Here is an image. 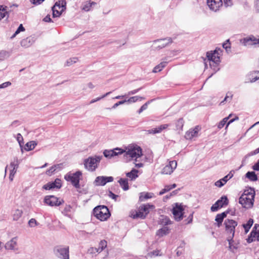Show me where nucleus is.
Segmentation results:
<instances>
[{
  "label": "nucleus",
  "mask_w": 259,
  "mask_h": 259,
  "mask_svg": "<svg viewBox=\"0 0 259 259\" xmlns=\"http://www.w3.org/2000/svg\"><path fill=\"white\" fill-rule=\"evenodd\" d=\"M155 208L153 205L150 204H142L141 205L138 211H131L130 216L134 219H144L147 214L149 213L150 209H153Z\"/></svg>",
  "instance_id": "obj_1"
},
{
  "label": "nucleus",
  "mask_w": 259,
  "mask_h": 259,
  "mask_svg": "<svg viewBox=\"0 0 259 259\" xmlns=\"http://www.w3.org/2000/svg\"><path fill=\"white\" fill-rule=\"evenodd\" d=\"M124 153V157H130L132 159L137 160L142 155V148L135 144H130L125 147Z\"/></svg>",
  "instance_id": "obj_2"
},
{
  "label": "nucleus",
  "mask_w": 259,
  "mask_h": 259,
  "mask_svg": "<svg viewBox=\"0 0 259 259\" xmlns=\"http://www.w3.org/2000/svg\"><path fill=\"white\" fill-rule=\"evenodd\" d=\"M93 213L95 217L101 221H106L110 215L108 208L104 205H99L95 207Z\"/></svg>",
  "instance_id": "obj_3"
},
{
  "label": "nucleus",
  "mask_w": 259,
  "mask_h": 259,
  "mask_svg": "<svg viewBox=\"0 0 259 259\" xmlns=\"http://www.w3.org/2000/svg\"><path fill=\"white\" fill-rule=\"evenodd\" d=\"M81 176V171L78 170L74 173L68 172L65 175L64 179L66 181L70 182L75 188L79 189L80 188L79 181Z\"/></svg>",
  "instance_id": "obj_4"
},
{
  "label": "nucleus",
  "mask_w": 259,
  "mask_h": 259,
  "mask_svg": "<svg viewBox=\"0 0 259 259\" xmlns=\"http://www.w3.org/2000/svg\"><path fill=\"white\" fill-rule=\"evenodd\" d=\"M237 222L232 219H226L225 221L224 225L225 226L226 230L228 233H230L231 236H229L227 240L229 242L230 247L231 249V241H233V238L234 236L235 229L237 226Z\"/></svg>",
  "instance_id": "obj_5"
},
{
  "label": "nucleus",
  "mask_w": 259,
  "mask_h": 259,
  "mask_svg": "<svg viewBox=\"0 0 259 259\" xmlns=\"http://www.w3.org/2000/svg\"><path fill=\"white\" fill-rule=\"evenodd\" d=\"M102 158V156H96L95 157H90L85 159L84 161V167L90 171H94L98 167V164Z\"/></svg>",
  "instance_id": "obj_6"
},
{
  "label": "nucleus",
  "mask_w": 259,
  "mask_h": 259,
  "mask_svg": "<svg viewBox=\"0 0 259 259\" xmlns=\"http://www.w3.org/2000/svg\"><path fill=\"white\" fill-rule=\"evenodd\" d=\"M54 253L60 258L69 259L68 246H57L54 248Z\"/></svg>",
  "instance_id": "obj_7"
},
{
  "label": "nucleus",
  "mask_w": 259,
  "mask_h": 259,
  "mask_svg": "<svg viewBox=\"0 0 259 259\" xmlns=\"http://www.w3.org/2000/svg\"><path fill=\"white\" fill-rule=\"evenodd\" d=\"M44 202L50 206H54L60 205L64 202V201L54 195H49L45 197Z\"/></svg>",
  "instance_id": "obj_8"
},
{
  "label": "nucleus",
  "mask_w": 259,
  "mask_h": 259,
  "mask_svg": "<svg viewBox=\"0 0 259 259\" xmlns=\"http://www.w3.org/2000/svg\"><path fill=\"white\" fill-rule=\"evenodd\" d=\"M228 203L229 200L227 197L226 196H223L211 206L210 208L211 210L212 211H216L219 208L223 207V206L228 205Z\"/></svg>",
  "instance_id": "obj_9"
},
{
  "label": "nucleus",
  "mask_w": 259,
  "mask_h": 259,
  "mask_svg": "<svg viewBox=\"0 0 259 259\" xmlns=\"http://www.w3.org/2000/svg\"><path fill=\"white\" fill-rule=\"evenodd\" d=\"M123 149L116 148L113 150H105L103 152L104 156L107 158H111L115 156H117L119 154H123L124 152Z\"/></svg>",
  "instance_id": "obj_10"
},
{
  "label": "nucleus",
  "mask_w": 259,
  "mask_h": 259,
  "mask_svg": "<svg viewBox=\"0 0 259 259\" xmlns=\"http://www.w3.org/2000/svg\"><path fill=\"white\" fill-rule=\"evenodd\" d=\"M113 180V178L111 176H98L96 177L94 183L96 186H104L108 182H112Z\"/></svg>",
  "instance_id": "obj_11"
},
{
  "label": "nucleus",
  "mask_w": 259,
  "mask_h": 259,
  "mask_svg": "<svg viewBox=\"0 0 259 259\" xmlns=\"http://www.w3.org/2000/svg\"><path fill=\"white\" fill-rule=\"evenodd\" d=\"M172 41V40L171 37H167L163 39L155 40L154 41V43L156 45V49L160 50L164 48L168 44H171Z\"/></svg>",
  "instance_id": "obj_12"
},
{
  "label": "nucleus",
  "mask_w": 259,
  "mask_h": 259,
  "mask_svg": "<svg viewBox=\"0 0 259 259\" xmlns=\"http://www.w3.org/2000/svg\"><path fill=\"white\" fill-rule=\"evenodd\" d=\"M239 203L242 206L247 209L251 208L253 204V201L247 198L246 193H243L239 199Z\"/></svg>",
  "instance_id": "obj_13"
},
{
  "label": "nucleus",
  "mask_w": 259,
  "mask_h": 259,
  "mask_svg": "<svg viewBox=\"0 0 259 259\" xmlns=\"http://www.w3.org/2000/svg\"><path fill=\"white\" fill-rule=\"evenodd\" d=\"M183 210L182 206L176 203V206L172 209V214L177 221H180L183 219Z\"/></svg>",
  "instance_id": "obj_14"
},
{
  "label": "nucleus",
  "mask_w": 259,
  "mask_h": 259,
  "mask_svg": "<svg viewBox=\"0 0 259 259\" xmlns=\"http://www.w3.org/2000/svg\"><path fill=\"white\" fill-rule=\"evenodd\" d=\"M177 166V162L176 160L169 161L168 164L165 165L162 170V174L164 175H170Z\"/></svg>",
  "instance_id": "obj_15"
},
{
  "label": "nucleus",
  "mask_w": 259,
  "mask_h": 259,
  "mask_svg": "<svg viewBox=\"0 0 259 259\" xmlns=\"http://www.w3.org/2000/svg\"><path fill=\"white\" fill-rule=\"evenodd\" d=\"M207 4L209 9L217 12L223 5L222 0H207Z\"/></svg>",
  "instance_id": "obj_16"
},
{
  "label": "nucleus",
  "mask_w": 259,
  "mask_h": 259,
  "mask_svg": "<svg viewBox=\"0 0 259 259\" xmlns=\"http://www.w3.org/2000/svg\"><path fill=\"white\" fill-rule=\"evenodd\" d=\"M170 126L169 124H161L160 126L152 128L151 130H145V132L148 134H156L161 133L163 130H166Z\"/></svg>",
  "instance_id": "obj_17"
},
{
  "label": "nucleus",
  "mask_w": 259,
  "mask_h": 259,
  "mask_svg": "<svg viewBox=\"0 0 259 259\" xmlns=\"http://www.w3.org/2000/svg\"><path fill=\"white\" fill-rule=\"evenodd\" d=\"M259 80V71L249 73L246 76L245 82L253 83Z\"/></svg>",
  "instance_id": "obj_18"
},
{
  "label": "nucleus",
  "mask_w": 259,
  "mask_h": 259,
  "mask_svg": "<svg viewBox=\"0 0 259 259\" xmlns=\"http://www.w3.org/2000/svg\"><path fill=\"white\" fill-rule=\"evenodd\" d=\"M218 55V52L215 50L213 52H207L206 57L208 60L210 61H212L215 64H218L220 62V57Z\"/></svg>",
  "instance_id": "obj_19"
},
{
  "label": "nucleus",
  "mask_w": 259,
  "mask_h": 259,
  "mask_svg": "<svg viewBox=\"0 0 259 259\" xmlns=\"http://www.w3.org/2000/svg\"><path fill=\"white\" fill-rule=\"evenodd\" d=\"M35 39L34 37L29 36L21 41V45L24 48H28L30 47L35 41Z\"/></svg>",
  "instance_id": "obj_20"
},
{
  "label": "nucleus",
  "mask_w": 259,
  "mask_h": 259,
  "mask_svg": "<svg viewBox=\"0 0 259 259\" xmlns=\"http://www.w3.org/2000/svg\"><path fill=\"white\" fill-rule=\"evenodd\" d=\"M53 17H59L63 11H61L60 4L56 2L55 5L52 7Z\"/></svg>",
  "instance_id": "obj_21"
},
{
  "label": "nucleus",
  "mask_w": 259,
  "mask_h": 259,
  "mask_svg": "<svg viewBox=\"0 0 259 259\" xmlns=\"http://www.w3.org/2000/svg\"><path fill=\"white\" fill-rule=\"evenodd\" d=\"M228 213L229 210H227L221 213L218 214L216 215L215 221L217 222L218 227H220L222 225L223 220L227 217Z\"/></svg>",
  "instance_id": "obj_22"
},
{
  "label": "nucleus",
  "mask_w": 259,
  "mask_h": 259,
  "mask_svg": "<svg viewBox=\"0 0 259 259\" xmlns=\"http://www.w3.org/2000/svg\"><path fill=\"white\" fill-rule=\"evenodd\" d=\"M17 239L16 237L13 238L9 241L7 242L5 244V248L6 249H15L17 246Z\"/></svg>",
  "instance_id": "obj_23"
},
{
  "label": "nucleus",
  "mask_w": 259,
  "mask_h": 259,
  "mask_svg": "<svg viewBox=\"0 0 259 259\" xmlns=\"http://www.w3.org/2000/svg\"><path fill=\"white\" fill-rule=\"evenodd\" d=\"M199 131V127L196 126L194 129L190 130L186 134L185 137L187 139H191L196 137Z\"/></svg>",
  "instance_id": "obj_24"
},
{
  "label": "nucleus",
  "mask_w": 259,
  "mask_h": 259,
  "mask_svg": "<svg viewBox=\"0 0 259 259\" xmlns=\"http://www.w3.org/2000/svg\"><path fill=\"white\" fill-rule=\"evenodd\" d=\"M96 5V3L92 2L91 1H87L83 4L82 10L86 12H88L91 9L92 7L95 6Z\"/></svg>",
  "instance_id": "obj_25"
},
{
  "label": "nucleus",
  "mask_w": 259,
  "mask_h": 259,
  "mask_svg": "<svg viewBox=\"0 0 259 259\" xmlns=\"http://www.w3.org/2000/svg\"><path fill=\"white\" fill-rule=\"evenodd\" d=\"M240 42L242 45H243L244 46H253L251 35L241 39Z\"/></svg>",
  "instance_id": "obj_26"
},
{
  "label": "nucleus",
  "mask_w": 259,
  "mask_h": 259,
  "mask_svg": "<svg viewBox=\"0 0 259 259\" xmlns=\"http://www.w3.org/2000/svg\"><path fill=\"white\" fill-rule=\"evenodd\" d=\"M138 170L137 169H136L135 168H133V169L128 172H127L126 174V177L131 179V180H135L137 178H138Z\"/></svg>",
  "instance_id": "obj_27"
},
{
  "label": "nucleus",
  "mask_w": 259,
  "mask_h": 259,
  "mask_svg": "<svg viewBox=\"0 0 259 259\" xmlns=\"http://www.w3.org/2000/svg\"><path fill=\"white\" fill-rule=\"evenodd\" d=\"M153 196V194L152 193H141L140 196L139 197V200L140 201H144L146 199L151 198Z\"/></svg>",
  "instance_id": "obj_28"
},
{
  "label": "nucleus",
  "mask_w": 259,
  "mask_h": 259,
  "mask_svg": "<svg viewBox=\"0 0 259 259\" xmlns=\"http://www.w3.org/2000/svg\"><path fill=\"white\" fill-rule=\"evenodd\" d=\"M118 183L123 190L126 191L129 189L127 179L121 178L118 181Z\"/></svg>",
  "instance_id": "obj_29"
},
{
  "label": "nucleus",
  "mask_w": 259,
  "mask_h": 259,
  "mask_svg": "<svg viewBox=\"0 0 259 259\" xmlns=\"http://www.w3.org/2000/svg\"><path fill=\"white\" fill-rule=\"evenodd\" d=\"M169 233V229L167 227H163L162 228L159 229L157 232V235L159 237H162Z\"/></svg>",
  "instance_id": "obj_30"
},
{
  "label": "nucleus",
  "mask_w": 259,
  "mask_h": 259,
  "mask_svg": "<svg viewBox=\"0 0 259 259\" xmlns=\"http://www.w3.org/2000/svg\"><path fill=\"white\" fill-rule=\"evenodd\" d=\"M36 145L37 143L36 142L34 141H30L25 144L24 149L26 151H30L33 150Z\"/></svg>",
  "instance_id": "obj_31"
},
{
  "label": "nucleus",
  "mask_w": 259,
  "mask_h": 259,
  "mask_svg": "<svg viewBox=\"0 0 259 259\" xmlns=\"http://www.w3.org/2000/svg\"><path fill=\"white\" fill-rule=\"evenodd\" d=\"M167 63V62L166 61H163L161 62L154 68L153 72L156 73L160 71L166 66Z\"/></svg>",
  "instance_id": "obj_32"
},
{
  "label": "nucleus",
  "mask_w": 259,
  "mask_h": 259,
  "mask_svg": "<svg viewBox=\"0 0 259 259\" xmlns=\"http://www.w3.org/2000/svg\"><path fill=\"white\" fill-rule=\"evenodd\" d=\"M246 177L251 181H256L257 180V177L254 171H248L246 174Z\"/></svg>",
  "instance_id": "obj_33"
},
{
  "label": "nucleus",
  "mask_w": 259,
  "mask_h": 259,
  "mask_svg": "<svg viewBox=\"0 0 259 259\" xmlns=\"http://www.w3.org/2000/svg\"><path fill=\"white\" fill-rule=\"evenodd\" d=\"M229 180H228L227 178L225 176L223 178L217 181L215 183V186L221 188L223 187Z\"/></svg>",
  "instance_id": "obj_34"
},
{
  "label": "nucleus",
  "mask_w": 259,
  "mask_h": 259,
  "mask_svg": "<svg viewBox=\"0 0 259 259\" xmlns=\"http://www.w3.org/2000/svg\"><path fill=\"white\" fill-rule=\"evenodd\" d=\"M107 246V241L105 240H101L99 242L98 247L97 248L98 249V253L101 252L104 249L106 248Z\"/></svg>",
  "instance_id": "obj_35"
},
{
  "label": "nucleus",
  "mask_w": 259,
  "mask_h": 259,
  "mask_svg": "<svg viewBox=\"0 0 259 259\" xmlns=\"http://www.w3.org/2000/svg\"><path fill=\"white\" fill-rule=\"evenodd\" d=\"M233 96V95L231 92H227L224 100L220 103V104H223L225 102H230L232 99Z\"/></svg>",
  "instance_id": "obj_36"
},
{
  "label": "nucleus",
  "mask_w": 259,
  "mask_h": 259,
  "mask_svg": "<svg viewBox=\"0 0 259 259\" xmlns=\"http://www.w3.org/2000/svg\"><path fill=\"white\" fill-rule=\"evenodd\" d=\"M253 223V220L249 219L246 224H243V227L244 228L246 233H247Z\"/></svg>",
  "instance_id": "obj_37"
},
{
  "label": "nucleus",
  "mask_w": 259,
  "mask_h": 259,
  "mask_svg": "<svg viewBox=\"0 0 259 259\" xmlns=\"http://www.w3.org/2000/svg\"><path fill=\"white\" fill-rule=\"evenodd\" d=\"M7 10V7L6 6H0V20L8 14Z\"/></svg>",
  "instance_id": "obj_38"
},
{
  "label": "nucleus",
  "mask_w": 259,
  "mask_h": 259,
  "mask_svg": "<svg viewBox=\"0 0 259 259\" xmlns=\"http://www.w3.org/2000/svg\"><path fill=\"white\" fill-rule=\"evenodd\" d=\"M243 193H246V195L247 198H249L250 200L254 201V198L255 195V192L253 190H250V191L249 190L245 191Z\"/></svg>",
  "instance_id": "obj_39"
},
{
  "label": "nucleus",
  "mask_w": 259,
  "mask_h": 259,
  "mask_svg": "<svg viewBox=\"0 0 259 259\" xmlns=\"http://www.w3.org/2000/svg\"><path fill=\"white\" fill-rule=\"evenodd\" d=\"M19 162L17 157H15L14 158V161H12L10 163V166L12 168V169H14L17 170V168L18 167Z\"/></svg>",
  "instance_id": "obj_40"
},
{
  "label": "nucleus",
  "mask_w": 259,
  "mask_h": 259,
  "mask_svg": "<svg viewBox=\"0 0 259 259\" xmlns=\"http://www.w3.org/2000/svg\"><path fill=\"white\" fill-rule=\"evenodd\" d=\"M184 120L183 118L179 119L176 122V127L177 130H182L184 125Z\"/></svg>",
  "instance_id": "obj_41"
},
{
  "label": "nucleus",
  "mask_w": 259,
  "mask_h": 259,
  "mask_svg": "<svg viewBox=\"0 0 259 259\" xmlns=\"http://www.w3.org/2000/svg\"><path fill=\"white\" fill-rule=\"evenodd\" d=\"M160 224L163 225H167L171 224V221L166 216H161V219L160 220Z\"/></svg>",
  "instance_id": "obj_42"
},
{
  "label": "nucleus",
  "mask_w": 259,
  "mask_h": 259,
  "mask_svg": "<svg viewBox=\"0 0 259 259\" xmlns=\"http://www.w3.org/2000/svg\"><path fill=\"white\" fill-rule=\"evenodd\" d=\"M144 99V98L140 96H134L130 97L128 100H126V102L135 103L138 100L141 101Z\"/></svg>",
  "instance_id": "obj_43"
},
{
  "label": "nucleus",
  "mask_w": 259,
  "mask_h": 259,
  "mask_svg": "<svg viewBox=\"0 0 259 259\" xmlns=\"http://www.w3.org/2000/svg\"><path fill=\"white\" fill-rule=\"evenodd\" d=\"M253 46L255 47H259V36H255L251 35Z\"/></svg>",
  "instance_id": "obj_44"
},
{
  "label": "nucleus",
  "mask_w": 259,
  "mask_h": 259,
  "mask_svg": "<svg viewBox=\"0 0 259 259\" xmlns=\"http://www.w3.org/2000/svg\"><path fill=\"white\" fill-rule=\"evenodd\" d=\"M72 207L70 205H66L63 211H62V213H63L65 215L69 216V213L71 212Z\"/></svg>",
  "instance_id": "obj_45"
},
{
  "label": "nucleus",
  "mask_w": 259,
  "mask_h": 259,
  "mask_svg": "<svg viewBox=\"0 0 259 259\" xmlns=\"http://www.w3.org/2000/svg\"><path fill=\"white\" fill-rule=\"evenodd\" d=\"M22 211L21 210L17 209L13 214V219L15 221L18 220L21 216Z\"/></svg>",
  "instance_id": "obj_46"
},
{
  "label": "nucleus",
  "mask_w": 259,
  "mask_h": 259,
  "mask_svg": "<svg viewBox=\"0 0 259 259\" xmlns=\"http://www.w3.org/2000/svg\"><path fill=\"white\" fill-rule=\"evenodd\" d=\"M77 60H78L77 58L76 57L70 58L66 61L65 66H69L72 65L73 63H76L77 62Z\"/></svg>",
  "instance_id": "obj_47"
},
{
  "label": "nucleus",
  "mask_w": 259,
  "mask_h": 259,
  "mask_svg": "<svg viewBox=\"0 0 259 259\" xmlns=\"http://www.w3.org/2000/svg\"><path fill=\"white\" fill-rule=\"evenodd\" d=\"M229 119V117H227L223 119L218 124V127L219 129L223 128L224 125L226 124L228 120Z\"/></svg>",
  "instance_id": "obj_48"
},
{
  "label": "nucleus",
  "mask_w": 259,
  "mask_h": 259,
  "mask_svg": "<svg viewBox=\"0 0 259 259\" xmlns=\"http://www.w3.org/2000/svg\"><path fill=\"white\" fill-rule=\"evenodd\" d=\"M43 189L45 190H51L56 188L55 184L53 182H49L47 184L44 185Z\"/></svg>",
  "instance_id": "obj_49"
},
{
  "label": "nucleus",
  "mask_w": 259,
  "mask_h": 259,
  "mask_svg": "<svg viewBox=\"0 0 259 259\" xmlns=\"http://www.w3.org/2000/svg\"><path fill=\"white\" fill-rule=\"evenodd\" d=\"M25 30L24 27L23 26V25L21 24L19 25L15 33L11 36V38L15 37L16 35L19 33L21 31H24Z\"/></svg>",
  "instance_id": "obj_50"
},
{
  "label": "nucleus",
  "mask_w": 259,
  "mask_h": 259,
  "mask_svg": "<svg viewBox=\"0 0 259 259\" xmlns=\"http://www.w3.org/2000/svg\"><path fill=\"white\" fill-rule=\"evenodd\" d=\"M255 233L254 232V230H252L251 232L250 233V236L248 237V239H247V242L248 243H250L253 242L255 240Z\"/></svg>",
  "instance_id": "obj_51"
},
{
  "label": "nucleus",
  "mask_w": 259,
  "mask_h": 259,
  "mask_svg": "<svg viewBox=\"0 0 259 259\" xmlns=\"http://www.w3.org/2000/svg\"><path fill=\"white\" fill-rule=\"evenodd\" d=\"M16 139H17V140L19 144V145H20V147L22 148V144H23V137L22 136V135L20 134L19 133V134H18L17 135ZM21 151H22V152H23V149L22 148H21Z\"/></svg>",
  "instance_id": "obj_52"
},
{
  "label": "nucleus",
  "mask_w": 259,
  "mask_h": 259,
  "mask_svg": "<svg viewBox=\"0 0 259 259\" xmlns=\"http://www.w3.org/2000/svg\"><path fill=\"white\" fill-rule=\"evenodd\" d=\"M111 93V92H108V93H106L105 94H104V95H103L102 96H101V97H98V98H97L96 99L92 100L90 101V104H93V103H95L96 102H97V101L100 100L101 99L106 97V96H107L108 95L110 94Z\"/></svg>",
  "instance_id": "obj_53"
},
{
  "label": "nucleus",
  "mask_w": 259,
  "mask_h": 259,
  "mask_svg": "<svg viewBox=\"0 0 259 259\" xmlns=\"http://www.w3.org/2000/svg\"><path fill=\"white\" fill-rule=\"evenodd\" d=\"M28 225L30 227H34L38 225V223L34 219H31L28 222Z\"/></svg>",
  "instance_id": "obj_54"
},
{
  "label": "nucleus",
  "mask_w": 259,
  "mask_h": 259,
  "mask_svg": "<svg viewBox=\"0 0 259 259\" xmlns=\"http://www.w3.org/2000/svg\"><path fill=\"white\" fill-rule=\"evenodd\" d=\"M160 250H155L153 251H151L148 253V255L150 257H152L153 256H161L162 254H160Z\"/></svg>",
  "instance_id": "obj_55"
},
{
  "label": "nucleus",
  "mask_w": 259,
  "mask_h": 259,
  "mask_svg": "<svg viewBox=\"0 0 259 259\" xmlns=\"http://www.w3.org/2000/svg\"><path fill=\"white\" fill-rule=\"evenodd\" d=\"M56 167H57V166H51L49 169H48L46 171V174L48 176H51L56 171Z\"/></svg>",
  "instance_id": "obj_56"
},
{
  "label": "nucleus",
  "mask_w": 259,
  "mask_h": 259,
  "mask_svg": "<svg viewBox=\"0 0 259 259\" xmlns=\"http://www.w3.org/2000/svg\"><path fill=\"white\" fill-rule=\"evenodd\" d=\"M150 102L148 101L147 102H146V103H145L144 105H143L141 108L139 109V110L138 111V113L139 114H140L143 111L145 110L147 107H148V104H149Z\"/></svg>",
  "instance_id": "obj_57"
},
{
  "label": "nucleus",
  "mask_w": 259,
  "mask_h": 259,
  "mask_svg": "<svg viewBox=\"0 0 259 259\" xmlns=\"http://www.w3.org/2000/svg\"><path fill=\"white\" fill-rule=\"evenodd\" d=\"M88 253L90 254H94L97 252L98 253V249L96 247H90L88 251Z\"/></svg>",
  "instance_id": "obj_58"
},
{
  "label": "nucleus",
  "mask_w": 259,
  "mask_h": 259,
  "mask_svg": "<svg viewBox=\"0 0 259 259\" xmlns=\"http://www.w3.org/2000/svg\"><path fill=\"white\" fill-rule=\"evenodd\" d=\"M126 102V100L120 101L117 102L116 103L114 104L112 108L113 109H115L116 107H117L119 105L124 104Z\"/></svg>",
  "instance_id": "obj_59"
},
{
  "label": "nucleus",
  "mask_w": 259,
  "mask_h": 259,
  "mask_svg": "<svg viewBox=\"0 0 259 259\" xmlns=\"http://www.w3.org/2000/svg\"><path fill=\"white\" fill-rule=\"evenodd\" d=\"M53 183L55 184L56 188H60L61 187V180L59 179H56Z\"/></svg>",
  "instance_id": "obj_60"
},
{
  "label": "nucleus",
  "mask_w": 259,
  "mask_h": 259,
  "mask_svg": "<svg viewBox=\"0 0 259 259\" xmlns=\"http://www.w3.org/2000/svg\"><path fill=\"white\" fill-rule=\"evenodd\" d=\"M17 170H15L14 169H11L10 170V176H9V179L11 181H12L13 180L14 176L15 174L16 173Z\"/></svg>",
  "instance_id": "obj_61"
},
{
  "label": "nucleus",
  "mask_w": 259,
  "mask_h": 259,
  "mask_svg": "<svg viewBox=\"0 0 259 259\" xmlns=\"http://www.w3.org/2000/svg\"><path fill=\"white\" fill-rule=\"evenodd\" d=\"M19 124H20V122L19 120H14L9 125V127L11 128V127H17Z\"/></svg>",
  "instance_id": "obj_62"
},
{
  "label": "nucleus",
  "mask_w": 259,
  "mask_h": 259,
  "mask_svg": "<svg viewBox=\"0 0 259 259\" xmlns=\"http://www.w3.org/2000/svg\"><path fill=\"white\" fill-rule=\"evenodd\" d=\"M169 190H170V189L169 188V187H168L167 185L165 186L164 188L161 191L159 192V195H162L163 194H164L165 193L169 191Z\"/></svg>",
  "instance_id": "obj_63"
},
{
  "label": "nucleus",
  "mask_w": 259,
  "mask_h": 259,
  "mask_svg": "<svg viewBox=\"0 0 259 259\" xmlns=\"http://www.w3.org/2000/svg\"><path fill=\"white\" fill-rule=\"evenodd\" d=\"M225 6L227 7L233 5L232 0H223Z\"/></svg>",
  "instance_id": "obj_64"
}]
</instances>
